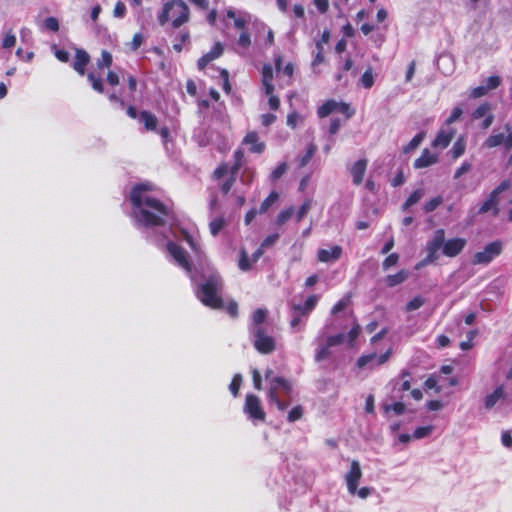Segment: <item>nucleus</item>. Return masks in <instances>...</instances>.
<instances>
[{
  "label": "nucleus",
  "mask_w": 512,
  "mask_h": 512,
  "mask_svg": "<svg viewBox=\"0 0 512 512\" xmlns=\"http://www.w3.org/2000/svg\"><path fill=\"white\" fill-rule=\"evenodd\" d=\"M153 189L150 183H139L133 186L130 192V201L135 209L134 218L144 227L164 226L171 214L166 204L149 195Z\"/></svg>",
  "instance_id": "obj_1"
},
{
  "label": "nucleus",
  "mask_w": 512,
  "mask_h": 512,
  "mask_svg": "<svg viewBox=\"0 0 512 512\" xmlns=\"http://www.w3.org/2000/svg\"><path fill=\"white\" fill-rule=\"evenodd\" d=\"M222 289L223 281L221 277L211 275L199 285L196 296L203 305L214 310H221L224 309V301L219 295Z\"/></svg>",
  "instance_id": "obj_2"
},
{
  "label": "nucleus",
  "mask_w": 512,
  "mask_h": 512,
  "mask_svg": "<svg viewBox=\"0 0 512 512\" xmlns=\"http://www.w3.org/2000/svg\"><path fill=\"white\" fill-rule=\"evenodd\" d=\"M190 20V9L183 0H170L163 5L158 15V22L161 26L171 21L173 29L180 28Z\"/></svg>",
  "instance_id": "obj_3"
},
{
  "label": "nucleus",
  "mask_w": 512,
  "mask_h": 512,
  "mask_svg": "<svg viewBox=\"0 0 512 512\" xmlns=\"http://www.w3.org/2000/svg\"><path fill=\"white\" fill-rule=\"evenodd\" d=\"M243 411L252 421L264 422L266 420V412L257 395H246Z\"/></svg>",
  "instance_id": "obj_4"
},
{
  "label": "nucleus",
  "mask_w": 512,
  "mask_h": 512,
  "mask_svg": "<svg viewBox=\"0 0 512 512\" xmlns=\"http://www.w3.org/2000/svg\"><path fill=\"white\" fill-rule=\"evenodd\" d=\"M251 332L254 337V347L261 354L272 353L275 348V340L272 336H269L263 327L251 328Z\"/></svg>",
  "instance_id": "obj_5"
},
{
  "label": "nucleus",
  "mask_w": 512,
  "mask_h": 512,
  "mask_svg": "<svg viewBox=\"0 0 512 512\" xmlns=\"http://www.w3.org/2000/svg\"><path fill=\"white\" fill-rule=\"evenodd\" d=\"M511 186V182L509 180L502 181L497 187H495L488 198L482 203L480 206L478 213L485 214L490 210H493V215H497L499 212L498 209V197L505 190L509 189Z\"/></svg>",
  "instance_id": "obj_6"
},
{
  "label": "nucleus",
  "mask_w": 512,
  "mask_h": 512,
  "mask_svg": "<svg viewBox=\"0 0 512 512\" xmlns=\"http://www.w3.org/2000/svg\"><path fill=\"white\" fill-rule=\"evenodd\" d=\"M503 246L501 241L496 240L488 243L483 251L476 252L472 258L474 265L489 264L495 257L502 253Z\"/></svg>",
  "instance_id": "obj_7"
},
{
  "label": "nucleus",
  "mask_w": 512,
  "mask_h": 512,
  "mask_svg": "<svg viewBox=\"0 0 512 512\" xmlns=\"http://www.w3.org/2000/svg\"><path fill=\"white\" fill-rule=\"evenodd\" d=\"M444 235L445 231L444 229L440 228L437 229L434 233V236L432 240H430L426 245V252H427V260L432 261L435 263L439 258V250L442 248V245L444 244Z\"/></svg>",
  "instance_id": "obj_8"
},
{
  "label": "nucleus",
  "mask_w": 512,
  "mask_h": 512,
  "mask_svg": "<svg viewBox=\"0 0 512 512\" xmlns=\"http://www.w3.org/2000/svg\"><path fill=\"white\" fill-rule=\"evenodd\" d=\"M361 477L362 470L360 463L357 460H352L350 464V469L345 475L347 489L350 494H356Z\"/></svg>",
  "instance_id": "obj_9"
},
{
  "label": "nucleus",
  "mask_w": 512,
  "mask_h": 512,
  "mask_svg": "<svg viewBox=\"0 0 512 512\" xmlns=\"http://www.w3.org/2000/svg\"><path fill=\"white\" fill-rule=\"evenodd\" d=\"M167 250L179 266H181L187 272L192 271V265L187 257V253L180 245L170 241L167 244Z\"/></svg>",
  "instance_id": "obj_10"
},
{
  "label": "nucleus",
  "mask_w": 512,
  "mask_h": 512,
  "mask_svg": "<svg viewBox=\"0 0 512 512\" xmlns=\"http://www.w3.org/2000/svg\"><path fill=\"white\" fill-rule=\"evenodd\" d=\"M467 244L466 239L464 238H451L448 240H444V244L442 245V252L446 257H456L458 256Z\"/></svg>",
  "instance_id": "obj_11"
},
{
  "label": "nucleus",
  "mask_w": 512,
  "mask_h": 512,
  "mask_svg": "<svg viewBox=\"0 0 512 512\" xmlns=\"http://www.w3.org/2000/svg\"><path fill=\"white\" fill-rule=\"evenodd\" d=\"M490 111L491 104L489 102H484L473 111L472 118L480 119L482 117H485L481 124V127L483 129H488L494 121V115Z\"/></svg>",
  "instance_id": "obj_12"
},
{
  "label": "nucleus",
  "mask_w": 512,
  "mask_h": 512,
  "mask_svg": "<svg viewBox=\"0 0 512 512\" xmlns=\"http://www.w3.org/2000/svg\"><path fill=\"white\" fill-rule=\"evenodd\" d=\"M455 128H442L438 131L435 139L432 141L433 147H440L442 149L447 148L452 139L455 137Z\"/></svg>",
  "instance_id": "obj_13"
},
{
  "label": "nucleus",
  "mask_w": 512,
  "mask_h": 512,
  "mask_svg": "<svg viewBox=\"0 0 512 512\" xmlns=\"http://www.w3.org/2000/svg\"><path fill=\"white\" fill-rule=\"evenodd\" d=\"M90 63V55L82 48H75V60L73 69L81 76L86 72V67Z\"/></svg>",
  "instance_id": "obj_14"
},
{
  "label": "nucleus",
  "mask_w": 512,
  "mask_h": 512,
  "mask_svg": "<svg viewBox=\"0 0 512 512\" xmlns=\"http://www.w3.org/2000/svg\"><path fill=\"white\" fill-rule=\"evenodd\" d=\"M273 388L275 394L280 395V393H282L285 396H289L292 393V384L288 379L284 377H273V379L270 381L268 391H272Z\"/></svg>",
  "instance_id": "obj_15"
},
{
  "label": "nucleus",
  "mask_w": 512,
  "mask_h": 512,
  "mask_svg": "<svg viewBox=\"0 0 512 512\" xmlns=\"http://www.w3.org/2000/svg\"><path fill=\"white\" fill-rule=\"evenodd\" d=\"M342 255V248L339 245H334L330 249H319L317 252V259L319 262L328 263L337 261Z\"/></svg>",
  "instance_id": "obj_16"
},
{
  "label": "nucleus",
  "mask_w": 512,
  "mask_h": 512,
  "mask_svg": "<svg viewBox=\"0 0 512 512\" xmlns=\"http://www.w3.org/2000/svg\"><path fill=\"white\" fill-rule=\"evenodd\" d=\"M243 144L249 145V152L260 154L265 150V143L259 141V137L257 132L250 131L248 132L242 141Z\"/></svg>",
  "instance_id": "obj_17"
},
{
  "label": "nucleus",
  "mask_w": 512,
  "mask_h": 512,
  "mask_svg": "<svg viewBox=\"0 0 512 512\" xmlns=\"http://www.w3.org/2000/svg\"><path fill=\"white\" fill-rule=\"evenodd\" d=\"M438 160L437 154L431 153L428 149H424L421 155L415 159L413 166L416 169H422L436 164Z\"/></svg>",
  "instance_id": "obj_18"
},
{
  "label": "nucleus",
  "mask_w": 512,
  "mask_h": 512,
  "mask_svg": "<svg viewBox=\"0 0 512 512\" xmlns=\"http://www.w3.org/2000/svg\"><path fill=\"white\" fill-rule=\"evenodd\" d=\"M367 159H360L356 161L350 169V173L355 185H360L363 182L364 175L367 169Z\"/></svg>",
  "instance_id": "obj_19"
},
{
  "label": "nucleus",
  "mask_w": 512,
  "mask_h": 512,
  "mask_svg": "<svg viewBox=\"0 0 512 512\" xmlns=\"http://www.w3.org/2000/svg\"><path fill=\"white\" fill-rule=\"evenodd\" d=\"M139 121L143 124L145 131L156 132L158 127L157 117L148 110L139 112Z\"/></svg>",
  "instance_id": "obj_20"
},
{
  "label": "nucleus",
  "mask_w": 512,
  "mask_h": 512,
  "mask_svg": "<svg viewBox=\"0 0 512 512\" xmlns=\"http://www.w3.org/2000/svg\"><path fill=\"white\" fill-rule=\"evenodd\" d=\"M273 69L271 65L265 64L262 68V84L266 95H271L274 92Z\"/></svg>",
  "instance_id": "obj_21"
},
{
  "label": "nucleus",
  "mask_w": 512,
  "mask_h": 512,
  "mask_svg": "<svg viewBox=\"0 0 512 512\" xmlns=\"http://www.w3.org/2000/svg\"><path fill=\"white\" fill-rule=\"evenodd\" d=\"M409 278V271L401 269L395 274H390L385 277V284L387 287H395L402 284Z\"/></svg>",
  "instance_id": "obj_22"
},
{
  "label": "nucleus",
  "mask_w": 512,
  "mask_h": 512,
  "mask_svg": "<svg viewBox=\"0 0 512 512\" xmlns=\"http://www.w3.org/2000/svg\"><path fill=\"white\" fill-rule=\"evenodd\" d=\"M505 398L504 386H498L492 393L488 394L484 400V406L486 409H491L500 400Z\"/></svg>",
  "instance_id": "obj_23"
},
{
  "label": "nucleus",
  "mask_w": 512,
  "mask_h": 512,
  "mask_svg": "<svg viewBox=\"0 0 512 512\" xmlns=\"http://www.w3.org/2000/svg\"><path fill=\"white\" fill-rule=\"evenodd\" d=\"M337 110V101L334 99H330L325 101L321 106L317 109V115L319 118H325L329 116L331 113L336 112Z\"/></svg>",
  "instance_id": "obj_24"
},
{
  "label": "nucleus",
  "mask_w": 512,
  "mask_h": 512,
  "mask_svg": "<svg viewBox=\"0 0 512 512\" xmlns=\"http://www.w3.org/2000/svg\"><path fill=\"white\" fill-rule=\"evenodd\" d=\"M466 150V141L464 136H459L458 139L454 142L453 147L451 149V156L453 159H458L461 157Z\"/></svg>",
  "instance_id": "obj_25"
},
{
  "label": "nucleus",
  "mask_w": 512,
  "mask_h": 512,
  "mask_svg": "<svg viewBox=\"0 0 512 512\" xmlns=\"http://www.w3.org/2000/svg\"><path fill=\"white\" fill-rule=\"evenodd\" d=\"M424 138H425V133L419 132L412 138V140L408 144H406L402 147V152L404 154L410 153L412 150L416 149L421 144V142L424 140Z\"/></svg>",
  "instance_id": "obj_26"
},
{
  "label": "nucleus",
  "mask_w": 512,
  "mask_h": 512,
  "mask_svg": "<svg viewBox=\"0 0 512 512\" xmlns=\"http://www.w3.org/2000/svg\"><path fill=\"white\" fill-rule=\"evenodd\" d=\"M423 195H424V190L423 189H416L415 191H413L410 194V196L403 203L402 209L403 210H407L408 208H410L414 204L418 203L420 201V199L423 197Z\"/></svg>",
  "instance_id": "obj_27"
},
{
  "label": "nucleus",
  "mask_w": 512,
  "mask_h": 512,
  "mask_svg": "<svg viewBox=\"0 0 512 512\" xmlns=\"http://www.w3.org/2000/svg\"><path fill=\"white\" fill-rule=\"evenodd\" d=\"M226 220L223 216H218L214 218L209 223L210 232L213 236H217L219 232L225 227Z\"/></svg>",
  "instance_id": "obj_28"
},
{
  "label": "nucleus",
  "mask_w": 512,
  "mask_h": 512,
  "mask_svg": "<svg viewBox=\"0 0 512 512\" xmlns=\"http://www.w3.org/2000/svg\"><path fill=\"white\" fill-rule=\"evenodd\" d=\"M279 195L276 191H272L260 204L259 213L263 214L277 201Z\"/></svg>",
  "instance_id": "obj_29"
},
{
  "label": "nucleus",
  "mask_w": 512,
  "mask_h": 512,
  "mask_svg": "<svg viewBox=\"0 0 512 512\" xmlns=\"http://www.w3.org/2000/svg\"><path fill=\"white\" fill-rule=\"evenodd\" d=\"M266 317H267L266 310H264L262 308L256 309L252 314V327L251 328L262 327L261 324L266 320Z\"/></svg>",
  "instance_id": "obj_30"
},
{
  "label": "nucleus",
  "mask_w": 512,
  "mask_h": 512,
  "mask_svg": "<svg viewBox=\"0 0 512 512\" xmlns=\"http://www.w3.org/2000/svg\"><path fill=\"white\" fill-rule=\"evenodd\" d=\"M504 142V134L503 133H499V134H493V135H490L485 141H484V147L486 148H494V147H497L501 144H503Z\"/></svg>",
  "instance_id": "obj_31"
},
{
  "label": "nucleus",
  "mask_w": 512,
  "mask_h": 512,
  "mask_svg": "<svg viewBox=\"0 0 512 512\" xmlns=\"http://www.w3.org/2000/svg\"><path fill=\"white\" fill-rule=\"evenodd\" d=\"M268 399L271 403L275 404L280 411L286 410L289 405L288 402L280 400V396L279 394H275L274 388L272 391H268Z\"/></svg>",
  "instance_id": "obj_32"
},
{
  "label": "nucleus",
  "mask_w": 512,
  "mask_h": 512,
  "mask_svg": "<svg viewBox=\"0 0 512 512\" xmlns=\"http://www.w3.org/2000/svg\"><path fill=\"white\" fill-rule=\"evenodd\" d=\"M113 58L109 51L102 50L101 58L97 60V67L99 69L109 68L112 65Z\"/></svg>",
  "instance_id": "obj_33"
},
{
  "label": "nucleus",
  "mask_w": 512,
  "mask_h": 512,
  "mask_svg": "<svg viewBox=\"0 0 512 512\" xmlns=\"http://www.w3.org/2000/svg\"><path fill=\"white\" fill-rule=\"evenodd\" d=\"M316 150L317 147L314 143L308 145L305 154L299 160L300 167H305L309 163V161L314 156Z\"/></svg>",
  "instance_id": "obj_34"
},
{
  "label": "nucleus",
  "mask_w": 512,
  "mask_h": 512,
  "mask_svg": "<svg viewBox=\"0 0 512 512\" xmlns=\"http://www.w3.org/2000/svg\"><path fill=\"white\" fill-rule=\"evenodd\" d=\"M87 79L91 83L92 88L98 92H104V85L100 77L96 76L94 73L90 72L87 74Z\"/></svg>",
  "instance_id": "obj_35"
},
{
  "label": "nucleus",
  "mask_w": 512,
  "mask_h": 512,
  "mask_svg": "<svg viewBox=\"0 0 512 512\" xmlns=\"http://www.w3.org/2000/svg\"><path fill=\"white\" fill-rule=\"evenodd\" d=\"M361 84L364 88L370 89L374 84L373 70L369 67L361 76Z\"/></svg>",
  "instance_id": "obj_36"
},
{
  "label": "nucleus",
  "mask_w": 512,
  "mask_h": 512,
  "mask_svg": "<svg viewBox=\"0 0 512 512\" xmlns=\"http://www.w3.org/2000/svg\"><path fill=\"white\" fill-rule=\"evenodd\" d=\"M442 202H443V198L441 196H436L424 204L423 210L426 213L433 212L442 204Z\"/></svg>",
  "instance_id": "obj_37"
},
{
  "label": "nucleus",
  "mask_w": 512,
  "mask_h": 512,
  "mask_svg": "<svg viewBox=\"0 0 512 512\" xmlns=\"http://www.w3.org/2000/svg\"><path fill=\"white\" fill-rule=\"evenodd\" d=\"M336 112L343 114L347 120L353 117L355 114V110L352 109L348 103L344 102H337Z\"/></svg>",
  "instance_id": "obj_38"
},
{
  "label": "nucleus",
  "mask_w": 512,
  "mask_h": 512,
  "mask_svg": "<svg viewBox=\"0 0 512 512\" xmlns=\"http://www.w3.org/2000/svg\"><path fill=\"white\" fill-rule=\"evenodd\" d=\"M425 304V299L422 296H416L406 304V311L411 312L419 309Z\"/></svg>",
  "instance_id": "obj_39"
},
{
  "label": "nucleus",
  "mask_w": 512,
  "mask_h": 512,
  "mask_svg": "<svg viewBox=\"0 0 512 512\" xmlns=\"http://www.w3.org/2000/svg\"><path fill=\"white\" fill-rule=\"evenodd\" d=\"M293 213H294L293 207H289L285 210H282L276 218V224L278 226L285 224L292 217Z\"/></svg>",
  "instance_id": "obj_40"
},
{
  "label": "nucleus",
  "mask_w": 512,
  "mask_h": 512,
  "mask_svg": "<svg viewBox=\"0 0 512 512\" xmlns=\"http://www.w3.org/2000/svg\"><path fill=\"white\" fill-rule=\"evenodd\" d=\"M241 384H242V376L240 374H235L231 380L230 385H229V389L234 397L238 396Z\"/></svg>",
  "instance_id": "obj_41"
},
{
  "label": "nucleus",
  "mask_w": 512,
  "mask_h": 512,
  "mask_svg": "<svg viewBox=\"0 0 512 512\" xmlns=\"http://www.w3.org/2000/svg\"><path fill=\"white\" fill-rule=\"evenodd\" d=\"M384 412L388 413L390 410H392L396 415H402L405 410L406 406L402 402H395L394 404H387L383 406Z\"/></svg>",
  "instance_id": "obj_42"
},
{
  "label": "nucleus",
  "mask_w": 512,
  "mask_h": 512,
  "mask_svg": "<svg viewBox=\"0 0 512 512\" xmlns=\"http://www.w3.org/2000/svg\"><path fill=\"white\" fill-rule=\"evenodd\" d=\"M228 173H229V166L227 163L223 162V163H220L217 166V168L213 171L212 178L214 180H220Z\"/></svg>",
  "instance_id": "obj_43"
},
{
  "label": "nucleus",
  "mask_w": 512,
  "mask_h": 512,
  "mask_svg": "<svg viewBox=\"0 0 512 512\" xmlns=\"http://www.w3.org/2000/svg\"><path fill=\"white\" fill-rule=\"evenodd\" d=\"M350 295H346L344 298H342L341 300H339L331 309V314L333 315H336L338 314L339 312L343 311L346 309V307L348 306V304L350 303Z\"/></svg>",
  "instance_id": "obj_44"
},
{
  "label": "nucleus",
  "mask_w": 512,
  "mask_h": 512,
  "mask_svg": "<svg viewBox=\"0 0 512 512\" xmlns=\"http://www.w3.org/2000/svg\"><path fill=\"white\" fill-rule=\"evenodd\" d=\"M302 416H303V408H302V406L297 405L289 411L287 420H288V422L292 423V422H295V421L301 419Z\"/></svg>",
  "instance_id": "obj_45"
},
{
  "label": "nucleus",
  "mask_w": 512,
  "mask_h": 512,
  "mask_svg": "<svg viewBox=\"0 0 512 512\" xmlns=\"http://www.w3.org/2000/svg\"><path fill=\"white\" fill-rule=\"evenodd\" d=\"M398 261L399 255L397 253H391L382 262V267L384 270H387L390 267L397 265Z\"/></svg>",
  "instance_id": "obj_46"
},
{
  "label": "nucleus",
  "mask_w": 512,
  "mask_h": 512,
  "mask_svg": "<svg viewBox=\"0 0 512 512\" xmlns=\"http://www.w3.org/2000/svg\"><path fill=\"white\" fill-rule=\"evenodd\" d=\"M345 339H346V336L344 334L340 333V334L329 336L326 340V343L330 347L338 346V345L343 344L345 342Z\"/></svg>",
  "instance_id": "obj_47"
},
{
  "label": "nucleus",
  "mask_w": 512,
  "mask_h": 512,
  "mask_svg": "<svg viewBox=\"0 0 512 512\" xmlns=\"http://www.w3.org/2000/svg\"><path fill=\"white\" fill-rule=\"evenodd\" d=\"M330 346H328L327 343H325L323 346L320 347V349L317 351L315 355V361L321 362L324 359L328 358L331 354L330 352Z\"/></svg>",
  "instance_id": "obj_48"
},
{
  "label": "nucleus",
  "mask_w": 512,
  "mask_h": 512,
  "mask_svg": "<svg viewBox=\"0 0 512 512\" xmlns=\"http://www.w3.org/2000/svg\"><path fill=\"white\" fill-rule=\"evenodd\" d=\"M235 182H236V177H234L233 175H229V177L220 186L221 192L224 195L228 194L230 192V190L232 189V187L234 186Z\"/></svg>",
  "instance_id": "obj_49"
},
{
  "label": "nucleus",
  "mask_w": 512,
  "mask_h": 512,
  "mask_svg": "<svg viewBox=\"0 0 512 512\" xmlns=\"http://www.w3.org/2000/svg\"><path fill=\"white\" fill-rule=\"evenodd\" d=\"M317 303H318V296L310 295L306 299L305 303L303 304V308H304L305 312L311 313L315 309Z\"/></svg>",
  "instance_id": "obj_50"
},
{
  "label": "nucleus",
  "mask_w": 512,
  "mask_h": 512,
  "mask_svg": "<svg viewBox=\"0 0 512 512\" xmlns=\"http://www.w3.org/2000/svg\"><path fill=\"white\" fill-rule=\"evenodd\" d=\"M310 209V200L304 201L301 206L299 207L297 214H296V222H300L305 215L308 213Z\"/></svg>",
  "instance_id": "obj_51"
},
{
  "label": "nucleus",
  "mask_w": 512,
  "mask_h": 512,
  "mask_svg": "<svg viewBox=\"0 0 512 512\" xmlns=\"http://www.w3.org/2000/svg\"><path fill=\"white\" fill-rule=\"evenodd\" d=\"M44 26L46 29L57 32L59 30V22L58 19L55 17H47L44 21Z\"/></svg>",
  "instance_id": "obj_52"
},
{
  "label": "nucleus",
  "mask_w": 512,
  "mask_h": 512,
  "mask_svg": "<svg viewBox=\"0 0 512 512\" xmlns=\"http://www.w3.org/2000/svg\"><path fill=\"white\" fill-rule=\"evenodd\" d=\"M287 170V164L285 162L280 163L271 173V179L273 181L278 180Z\"/></svg>",
  "instance_id": "obj_53"
},
{
  "label": "nucleus",
  "mask_w": 512,
  "mask_h": 512,
  "mask_svg": "<svg viewBox=\"0 0 512 512\" xmlns=\"http://www.w3.org/2000/svg\"><path fill=\"white\" fill-rule=\"evenodd\" d=\"M239 268L243 271H247L251 268V263L244 249H242L240 253Z\"/></svg>",
  "instance_id": "obj_54"
},
{
  "label": "nucleus",
  "mask_w": 512,
  "mask_h": 512,
  "mask_svg": "<svg viewBox=\"0 0 512 512\" xmlns=\"http://www.w3.org/2000/svg\"><path fill=\"white\" fill-rule=\"evenodd\" d=\"M223 51V45L220 42H217L207 54L210 56V59L215 60L222 55Z\"/></svg>",
  "instance_id": "obj_55"
},
{
  "label": "nucleus",
  "mask_w": 512,
  "mask_h": 512,
  "mask_svg": "<svg viewBox=\"0 0 512 512\" xmlns=\"http://www.w3.org/2000/svg\"><path fill=\"white\" fill-rule=\"evenodd\" d=\"M220 75L223 80L222 88L226 94H229L232 89L229 81V73L226 69H222Z\"/></svg>",
  "instance_id": "obj_56"
},
{
  "label": "nucleus",
  "mask_w": 512,
  "mask_h": 512,
  "mask_svg": "<svg viewBox=\"0 0 512 512\" xmlns=\"http://www.w3.org/2000/svg\"><path fill=\"white\" fill-rule=\"evenodd\" d=\"M462 114H463L462 108L461 107H455L452 110L451 115L446 119L445 124L447 126H450L453 122L458 120L461 117Z\"/></svg>",
  "instance_id": "obj_57"
},
{
  "label": "nucleus",
  "mask_w": 512,
  "mask_h": 512,
  "mask_svg": "<svg viewBox=\"0 0 512 512\" xmlns=\"http://www.w3.org/2000/svg\"><path fill=\"white\" fill-rule=\"evenodd\" d=\"M15 43H16L15 35L11 32L6 33L3 38V41H2L3 48H5V49L12 48L15 45Z\"/></svg>",
  "instance_id": "obj_58"
},
{
  "label": "nucleus",
  "mask_w": 512,
  "mask_h": 512,
  "mask_svg": "<svg viewBox=\"0 0 512 512\" xmlns=\"http://www.w3.org/2000/svg\"><path fill=\"white\" fill-rule=\"evenodd\" d=\"M144 41V38L141 33H135L133 35L132 41L130 42V49L132 51H136L140 48Z\"/></svg>",
  "instance_id": "obj_59"
},
{
  "label": "nucleus",
  "mask_w": 512,
  "mask_h": 512,
  "mask_svg": "<svg viewBox=\"0 0 512 512\" xmlns=\"http://www.w3.org/2000/svg\"><path fill=\"white\" fill-rule=\"evenodd\" d=\"M224 308L232 318L238 316V303L235 300L229 301L226 306L224 305Z\"/></svg>",
  "instance_id": "obj_60"
},
{
  "label": "nucleus",
  "mask_w": 512,
  "mask_h": 512,
  "mask_svg": "<svg viewBox=\"0 0 512 512\" xmlns=\"http://www.w3.org/2000/svg\"><path fill=\"white\" fill-rule=\"evenodd\" d=\"M431 430L432 428L430 426L418 427L414 430L413 437L416 439L424 438L431 432Z\"/></svg>",
  "instance_id": "obj_61"
},
{
  "label": "nucleus",
  "mask_w": 512,
  "mask_h": 512,
  "mask_svg": "<svg viewBox=\"0 0 512 512\" xmlns=\"http://www.w3.org/2000/svg\"><path fill=\"white\" fill-rule=\"evenodd\" d=\"M377 355L375 353L368 354V355H362L357 360V366L359 368L365 367L368 363H370L372 360L376 359Z\"/></svg>",
  "instance_id": "obj_62"
},
{
  "label": "nucleus",
  "mask_w": 512,
  "mask_h": 512,
  "mask_svg": "<svg viewBox=\"0 0 512 512\" xmlns=\"http://www.w3.org/2000/svg\"><path fill=\"white\" fill-rule=\"evenodd\" d=\"M501 84V79L499 76H490L486 80V87L488 90H494Z\"/></svg>",
  "instance_id": "obj_63"
},
{
  "label": "nucleus",
  "mask_w": 512,
  "mask_h": 512,
  "mask_svg": "<svg viewBox=\"0 0 512 512\" xmlns=\"http://www.w3.org/2000/svg\"><path fill=\"white\" fill-rule=\"evenodd\" d=\"M113 13H114L115 17H118V18L124 17L125 14H126V6H125V4L123 2H121V1H118L115 4V6H114Z\"/></svg>",
  "instance_id": "obj_64"
}]
</instances>
